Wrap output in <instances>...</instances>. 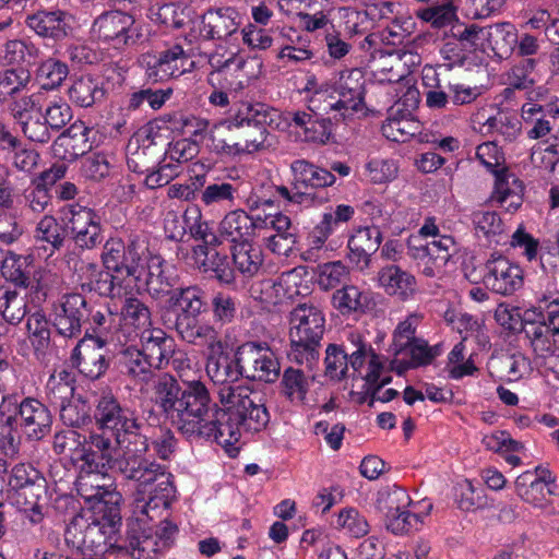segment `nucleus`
<instances>
[{
    "instance_id": "nucleus-1",
    "label": "nucleus",
    "mask_w": 559,
    "mask_h": 559,
    "mask_svg": "<svg viewBox=\"0 0 559 559\" xmlns=\"http://www.w3.org/2000/svg\"><path fill=\"white\" fill-rule=\"evenodd\" d=\"M148 426L136 414L111 436L120 451L119 473L136 483V511L150 520L159 516L175 499L174 476L166 466L145 457Z\"/></svg>"
},
{
    "instance_id": "nucleus-2",
    "label": "nucleus",
    "mask_w": 559,
    "mask_h": 559,
    "mask_svg": "<svg viewBox=\"0 0 559 559\" xmlns=\"http://www.w3.org/2000/svg\"><path fill=\"white\" fill-rule=\"evenodd\" d=\"M218 399L222 404L217 444L230 454L229 449L237 443L241 432L255 433L264 430L270 421V413L261 394L245 384L221 386Z\"/></svg>"
},
{
    "instance_id": "nucleus-3",
    "label": "nucleus",
    "mask_w": 559,
    "mask_h": 559,
    "mask_svg": "<svg viewBox=\"0 0 559 559\" xmlns=\"http://www.w3.org/2000/svg\"><path fill=\"white\" fill-rule=\"evenodd\" d=\"M221 407L212 401L206 385L200 380L185 383L182 396L173 421L188 437L218 441Z\"/></svg>"
},
{
    "instance_id": "nucleus-4",
    "label": "nucleus",
    "mask_w": 559,
    "mask_h": 559,
    "mask_svg": "<svg viewBox=\"0 0 559 559\" xmlns=\"http://www.w3.org/2000/svg\"><path fill=\"white\" fill-rule=\"evenodd\" d=\"M290 350L288 358L297 364L311 365L319 358L325 330V318L312 302L298 304L289 313Z\"/></svg>"
},
{
    "instance_id": "nucleus-5",
    "label": "nucleus",
    "mask_w": 559,
    "mask_h": 559,
    "mask_svg": "<svg viewBox=\"0 0 559 559\" xmlns=\"http://www.w3.org/2000/svg\"><path fill=\"white\" fill-rule=\"evenodd\" d=\"M243 153L271 146L269 130H283L288 124L282 112L264 103H241L233 114Z\"/></svg>"
},
{
    "instance_id": "nucleus-6",
    "label": "nucleus",
    "mask_w": 559,
    "mask_h": 559,
    "mask_svg": "<svg viewBox=\"0 0 559 559\" xmlns=\"http://www.w3.org/2000/svg\"><path fill=\"white\" fill-rule=\"evenodd\" d=\"M177 533L178 527L171 521L163 520L153 530L144 527L136 519L128 523L123 544L110 547L133 559H158L160 554L173 546Z\"/></svg>"
},
{
    "instance_id": "nucleus-7",
    "label": "nucleus",
    "mask_w": 559,
    "mask_h": 559,
    "mask_svg": "<svg viewBox=\"0 0 559 559\" xmlns=\"http://www.w3.org/2000/svg\"><path fill=\"white\" fill-rule=\"evenodd\" d=\"M115 533L110 532L104 522H97L87 518L86 514L78 513L67 525L64 539L69 546L83 554L90 551L91 555L98 556L109 549L116 550L110 547L111 544L107 543L110 535Z\"/></svg>"
},
{
    "instance_id": "nucleus-8",
    "label": "nucleus",
    "mask_w": 559,
    "mask_h": 559,
    "mask_svg": "<svg viewBox=\"0 0 559 559\" xmlns=\"http://www.w3.org/2000/svg\"><path fill=\"white\" fill-rule=\"evenodd\" d=\"M91 316V305L80 293L63 295L53 305L50 323L56 334L66 340L78 338Z\"/></svg>"
},
{
    "instance_id": "nucleus-9",
    "label": "nucleus",
    "mask_w": 559,
    "mask_h": 559,
    "mask_svg": "<svg viewBox=\"0 0 559 559\" xmlns=\"http://www.w3.org/2000/svg\"><path fill=\"white\" fill-rule=\"evenodd\" d=\"M158 129L156 124L148 123L139 130L134 140L129 142L127 158L129 169L145 174L156 168L164 160L165 143L162 136L158 135Z\"/></svg>"
},
{
    "instance_id": "nucleus-10",
    "label": "nucleus",
    "mask_w": 559,
    "mask_h": 559,
    "mask_svg": "<svg viewBox=\"0 0 559 559\" xmlns=\"http://www.w3.org/2000/svg\"><path fill=\"white\" fill-rule=\"evenodd\" d=\"M92 33L99 40L112 41L116 48L134 46L143 40L142 28L134 17L118 10L98 15L92 25Z\"/></svg>"
},
{
    "instance_id": "nucleus-11",
    "label": "nucleus",
    "mask_w": 559,
    "mask_h": 559,
    "mask_svg": "<svg viewBox=\"0 0 559 559\" xmlns=\"http://www.w3.org/2000/svg\"><path fill=\"white\" fill-rule=\"evenodd\" d=\"M9 111L28 140L40 144L50 141L51 131L46 122L38 95L33 94L14 99L9 105Z\"/></svg>"
},
{
    "instance_id": "nucleus-12",
    "label": "nucleus",
    "mask_w": 559,
    "mask_h": 559,
    "mask_svg": "<svg viewBox=\"0 0 559 559\" xmlns=\"http://www.w3.org/2000/svg\"><path fill=\"white\" fill-rule=\"evenodd\" d=\"M559 301L555 300L548 306L547 312L539 313L538 322H530L524 329L525 336L536 356L559 360Z\"/></svg>"
},
{
    "instance_id": "nucleus-13",
    "label": "nucleus",
    "mask_w": 559,
    "mask_h": 559,
    "mask_svg": "<svg viewBox=\"0 0 559 559\" xmlns=\"http://www.w3.org/2000/svg\"><path fill=\"white\" fill-rule=\"evenodd\" d=\"M483 283L495 294L512 296L524 285V271L507 257L491 254L485 263Z\"/></svg>"
},
{
    "instance_id": "nucleus-14",
    "label": "nucleus",
    "mask_w": 559,
    "mask_h": 559,
    "mask_svg": "<svg viewBox=\"0 0 559 559\" xmlns=\"http://www.w3.org/2000/svg\"><path fill=\"white\" fill-rule=\"evenodd\" d=\"M240 350L245 378L265 383H273L278 379L281 366L267 343L246 342L240 345Z\"/></svg>"
},
{
    "instance_id": "nucleus-15",
    "label": "nucleus",
    "mask_w": 559,
    "mask_h": 559,
    "mask_svg": "<svg viewBox=\"0 0 559 559\" xmlns=\"http://www.w3.org/2000/svg\"><path fill=\"white\" fill-rule=\"evenodd\" d=\"M104 337L90 338V333L79 340L73 348L70 361L72 367L90 380L100 379L109 368V359L105 354Z\"/></svg>"
},
{
    "instance_id": "nucleus-16",
    "label": "nucleus",
    "mask_w": 559,
    "mask_h": 559,
    "mask_svg": "<svg viewBox=\"0 0 559 559\" xmlns=\"http://www.w3.org/2000/svg\"><path fill=\"white\" fill-rule=\"evenodd\" d=\"M333 93L336 99H329L331 107L340 110V116L345 119L365 108V79L357 69L344 71L334 84Z\"/></svg>"
},
{
    "instance_id": "nucleus-17",
    "label": "nucleus",
    "mask_w": 559,
    "mask_h": 559,
    "mask_svg": "<svg viewBox=\"0 0 559 559\" xmlns=\"http://www.w3.org/2000/svg\"><path fill=\"white\" fill-rule=\"evenodd\" d=\"M68 218V237L81 250H92L103 240L99 216L88 207L72 205Z\"/></svg>"
},
{
    "instance_id": "nucleus-18",
    "label": "nucleus",
    "mask_w": 559,
    "mask_h": 559,
    "mask_svg": "<svg viewBox=\"0 0 559 559\" xmlns=\"http://www.w3.org/2000/svg\"><path fill=\"white\" fill-rule=\"evenodd\" d=\"M205 316H186L175 317L171 314L163 316V325L170 331H175L178 336L188 344L200 346L207 344L213 347L214 344L222 346L218 340V333L210 322L204 321Z\"/></svg>"
},
{
    "instance_id": "nucleus-19",
    "label": "nucleus",
    "mask_w": 559,
    "mask_h": 559,
    "mask_svg": "<svg viewBox=\"0 0 559 559\" xmlns=\"http://www.w3.org/2000/svg\"><path fill=\"white\" fill-rule=\"evenodd\" d=\"M74 19L62 10H38L26 16L25 24L37 36L55 43L73 36Z\"/></svg>"
},
{
    "instance_id": "nucleus-20",
    "label": "nucleus",
    "mask_w": 559,
    "mask_h": 559,
    "mask_svg": "<svg viewBox=\"0 0 559 559\" xmlns=\"http://www.w3.org/2000/svg\"><path fill=\"white\" fill-rule=\"evenodd\" d=\"M210 313L207 293L201 286H179L176 292L167 298L159 308L160 319L163 316H206Z\"/></svg>"
},
{
    "instance_id": "nucleus-21",
    "label": "nucleus",
    "mask_w": 559,
    "mask_h": 559,
    "mask_svg": "<svg viewBox=\"0 0 559 559\" xmlns=\"http://www.w3.org/2000/svg\"><path fill=\"white\" fill-rule=\"evenodd\" d=\"M94 405L93 419L98 430L109 432L111 436L120 428V425H124V421L135 415L134 411L120 404L109 388L102 390L96 396Z\"/></svg>"
},
{
    "instance_id": "nucleus-22",
    "label": "nucleus",
    "mask_w": 559,
    "mask_h": 559,
    "mask_svg": "<svg viewBox=\"0 0 559 559\" xmlns=\"http://www.w3.org/2000/svg\"><path fill=\"white\" fill-rule=\"evenodd\" d=\"M52 415L37 399L25 397L20 405V428L29 440L39 441L51 431Z\"/></svg>"
},
{
    "instance_id": "nucleus-23",
    "label": "nucleus",
    "mask_w": 559,
    "mask_h": 559,
    "mask_svg": "<svg viewBox=\"0 0 559 559\" xmlns=\"http://www.w3.org/2000/svg\"><path fill=\"white\" fill-rule=\"evenodd\" d=\"M90 132L91 129L83 121L73 122L53 141L55 156L62 160L73 162L90 152L92 148L88 141Z\"/></svg>"
},
{
    "instance_id": "nucleus-24",
    "label": "nucleus",
    "mask_w": 559,
    "mask_h": 559,
    "mask_svg": "<svg viewBox=\"0 0 559 559\" xmlns=\"http://www.w3.org/2000/svg\"><path fill=\"white\" fill-rule=\"evenodd\" d=\"M267 226V217L250 216L243 210H235L225 215L219 223V236L236 245L250 242L255 230Z\"/></svg>"
},
{
    "instance_id": "nucleus-25",
    "label": "nucleus",
    "mask_w": 559,
    "mask_h": 559,
    "mask_svg": "<svg viewBox=\"0 0 559 559\" xmlns=\"http://www.w3.org/2000/svg\"><path fill=\"white\" fill-rule=\"evenodd\" d=\"M178 275L171 270L166 261L158 254H150L147 258V273L145 286L147 294L159 300L170 296L178 287Z\"/></svg>"
},
{
    "instance_id": "nucleus-26",
    "label": "nucleus",
    "mask_w": 559,
    "mask_h": 559,
    "mask_svg": "<svg viewBox=\"0 0 559 559\" xmlns=\"http://www.w3.org/2000/svg\"><path fill=\"white\" fill-rule=\"evenodd\" d=\"M148 253V240L143 234H130L128 242L124 245L123 254H121L118 266L119 271H114L115 275L126 278L140 281L142 277V261Z\"/></svg>"
},
{
    "instance_id": "nucleus-27",
    "label": "nucleus",
    "mask_w": 559,
    "mask_h": 559,
    "mask_svg": "<svg viewBox=\"0 0 559 559\" xmlns=\"http://www.w3.org/2000/svg\"><path fill=\"white\" fill-rule=\"evenodd\" d=\"M382 234L377 226L359 228L348 240V259L359 270L370 264V258L381 245Z\"/></svg>"
},
{
    "instance_id": "nucleus-28",
    "label": "nucleus",
    "mask_w": 559,
    "mask_h": 559,
    "mask_svg": "<svg viewBox=\"0 0 559 559\" xmlns=\"http://www.w3.org/2000/svg\"><path fill=\"white\" fill-rule=\"evenodd\" d=\"M34 239L36 243H40L38 249H43L47 257H52L62 250L68 241V225L60 223L52 215H45L35 227Z\"/></svg>"
},
{
    "instance_id": "nucleus-29",
    "label": "nucleus",
    "mask_w": 559,
    "mask_h": 559,
    "mask_svg": "<svg viewBox=\"0 0 559 559\" xmlns=\"http://www.w3.org/2000/svg\"><path fill=\"white\" fill-rule=\"evenodd\" d=\"M152 400L170 419L178 408L183 389L170 373L157 374L152 381Z\"/></svg>"
},
{
    "instance_id": "nucleus-30",
    "label": "nucleus",
    "mask_w": 559,
    "mask_h": 559,
    "mask_svg": "<svg viewBox=\"0 0 559 559\" xmlns=\"http://www.w3.org/2000/svg\"><path fill=\"white\" fill-rule=\"evenodd\" d=\"M378 281L388 295L401 300L412 298L417 292L415 276L395 264L382 267L378 273Z\"/></svg>"
},
{
    "instance_id": "nucleus-31",
    "label": "nucleus",
    "mask_w": 559,
    "mask_h": 559,
    "mask_svg": "<svg viewBox=\"0 0 559 559\" xmlns=\"http://www.w3.org/2000/svg\"><path fill=\"white\" fill-rule=\"evenodd\" d=\"M237 15L233 8L210 9L202 15L201 33L206 39H226L238 29Z\"/></svg>"
},
{
    "instance_id": "nucleus-32",
    "label": "nucleus",
    "mask_w": 559,
    "mask_h": 559,
    "mask_svg": "<svg viewBox=\"0 0 559 559\" xmlns=\"http://www.w3.org/2000/svg\"><path fill=\"white\" fill-rule=\"evenodd\" d=\"M207 147L217 155L243 154L233 114L210 130Z\"/></svg>"
},
{
    "instance_id": "nucleus-33",
    "label": "nucleus",
    "mask_w": 559,
    "mask_h": 559,
    "mask_svg": "<svg viewBox=\"0 0 559 559\" xmlns=\"http://www.w3.org/2000/svg\"><path fill=\"white\" fill-rule=\"evenodd\" d=\"M263 226L274 230V234L264 237L265 247L278 255H288L296 243V230L290 218L278 214L267 219V226Z\"/></svg>"
},
{
    "instance_id": "nucleus-34",
    "label": "nucleus",
    "mask_w": 559,
    "mask_h": 559,
    "mask_svg": "<svg viewBox=\"0 0 559 559\" xmlns=\"http://www.w3.org/2000/svg\"><path fill=\"white\" fill-rule=\"evenodd\" d=\"M141 352L155 370L164 369L174 353V340L162 330L148 331L142 336Z\"/></svg>"
},
{
    "instance_id": "nucleus-35",
    "label": "nucleus",
    "mask_w": 559,
    "mask_h": 559,
    "mask_svg": "<svg viewBox=\"0 0 559 559\" xmlns=\"http://www.w3.org/2000/svg\"><path fill=\"white\" fill-rule=\"evenodd\" d=\"M290 169L294 176V185L305 189L331 187L336 180L330 170L316 166L306 159L294 160Z\"/></svg>"
},
{
    "instance_id": "nucleus-36",
    "label": "nucleus",
    "mask_w": 559,
    "mask_h": 559,
    "mask_svg": "<svg viewBox=\"0 0 559 559\" xmlns=\"http://www.w3.org/2000/svg\"><path fill=\"white\" fill-rule=\"evenodd\" d=\"M183 49L181 46H174L171 49L162 51L158 57L148 60L146 74L154 82L164 81L173 76L182 74L179 62L183 60Z\"/></svg>"
},
{
    "instance_id": "nucleus-37",
    "label": "nucleus",
    "mask_w": 559,
    "mask_h": 559,
    "mask_svg": "<svg viewBox=\"0 0 559 559\" xmlns=\"http://www.w3.org/2000/svg\"><path fill=\"white\" fill-rule=\"evenodd\" d=\"M123 499L120 492L112 490L110 492H104L98 501L91 504V514L87 518L97 520V522H104L110 532H117L121 526V503Z\"/></svg>"
},
{
    "instance_id": "nucleus-38",
    "label": "nucleus",
    "mask_w": 559,
    "mask_h": 559,
    "mask_svg": "<svg viewBox=\"0 0 559 559\" xmlns=\"http://www.w3.org/2000/svg\"><path fill=\"white\" fill-rule=\"evenodd\" d=\"M383 135L394 142H406L419 132V122L412 118L408 109L391 108L382 126Z\"/></svg>"
},
{
    "instance_id": "nucleus-39",
    "label": "nucleus",
    "mask_w": 559,
    "mask_h": 559,
    "mask_svg": "<svg viewBox=\"0 0 559 559\" xmlns=\"http://www.w3.org/2000/svg\"><path fill=\"white\" fill-rule=\"evenodd\" d=\"M34 255H21L9 251L1 265V273L7 281L17 287L27 288L32 285Z\"/></svg>"
},
{
    "instance_id": "nucleus-40",
    "label": "nucleus",
    "mask_w": 559,
    "mask_h": 559,
    "mask_svg": "<svg viewBox=\"0 0 559 559\" xmlns=\"http://www.w3.org/2000/svg\"><path fill=\"white\" fill-rule=\"evenodd\" d=\"M240 345L236 348L234 356H225L222 359L210 360L206 365L207 374L222 386L235 384L239 379L245 378L243 365L240 362Z\"/></svg>"
},
{
    "instance_id": "nucleus-41",
    "label": "nucleus",
    "mask_w": 559,
    "mask_h": 559,
    "mask_svg": "<svg viewBox=\"0 0 559 559\" xmlns=\"http://www.w3.org/2000/svg\"><path fill=\"white\" fill-rule=\"evenodd\" d=\"M70 100L79 107L87 108L103 102L105 91L102 84L92 75L75 79L68 90Z\"/></svg>"
},
{
    "instance_id": "nucleus-42",
    "label": "nucleus",
    "mask_w": 559,
    "mask_h": 559,
    "mask_svg": "<svg viewBox=\"0 0 559 559\" xmlns=\"http://www.w3.org/2000/svg\"><path fill=\"white\" fill-rule=\"evenodd\" d=\"M484 39H486L500 58L508 57L516 47L518 33L510 23H497L485 26Z\"/></svg>"
},
{
    "instance_id": "nucleus-43",
    "label": "nucleus",
    "mask_w": 559,
    "mask_h": 559,
    "mask_svg": "<svg viewBox=\"0 0 559 559\" xmlns=\"http://www.w3.org/2000/svg\"><path fill=\"white\" fill-rule=\"evenodd\" d=\"M46 492V479L43 477L33 484L15 491V502L25 512L32 523H39L43 518V506L40 500Z\"/></svg>"
},
{
    "instance_id": "nucleus-44",
    "label": "nucleus",
    "mask_w": 559,
    "mask_h": 559,
    "mask_svg": "<svg viewBox=\"0 0 559 559\" xmlns=\"http://www.w3.org/2000/svg\"><path fill=\"white\" fill-rule=\"evenodd\" d=\"M124 372L136 382L148 385L157 376L141 349L129 347L122 353Z\"/></svg>"
},
{
    "instance_id": "nucleus-45",
    "label": "nucleus",
    "mask_w": 559,
    "mask_h": 559,
    "mask_svg": "<svg viewBox=\"0 0 559 559\" xmlns=\"http://www.w3.org/2000/svg\"><path fill=\"white\" fill-rule=\"evenodd\" d=\"M239 306L240 302L236 296L223 290L214 293L209 300L214 325L224 326L233 323L238 316Z\"/></svg>"
},
{
    "instance_id": "nucleus-46",
    "label": "nucleus",
    "mask_w": 559,
    "mask_h": 559,
    "mask_svg": "<svg viewBox=\"0 0 559 559\" xmlns=\"http://www.w3.org/2000/svg\"><path fill=\"white\" fill-rule=\"evenodd\" d=\"M540 58H524L515 62L506 73L507 85L518 88L519 92H532L536 83V67Z\"/></svg>"
},
{
    "instance_id": "nucleus-47",
    "label": "nucleus",
    "mask_w": 559,
    "mask_h": 559,
    "mask_svg": "<svg viewBox=\"0 0 559 559\" xmlns=\"http://www.w3.org/2000/svg\"><path fill=\"white\" fill-rule=\"evenodd\" d=\"M409 504L411 498L408 493L404 488L396 485L382 488L378 492L376 501L377 510L383 514L385 520L397 512H402V510L406 509Z\"/></svg>"
},
{
    "instance_id": "nucleus-48",
    "label": "nucleus",
    "mask_w": 559,
    "mask_h": 559,
    "mask_svg": "<svg viewBox=\"0 0 559 559\" xmlns=\"http://www.w3.org/2000/svg\"><path fill=\"white\" fill-rule=\"evenodd\" d=\"M310 379L302 370L288 367L281 380V393L290 402L304 403L310 388Z\"/></svg>"
},
{
    "instance_id": "nucleus-49",
    "label": "nucleus",
    "mask_w": 559,
    "mask_h": 559,
    "mask_svg": "<svg viewBox=\"0 0 559 559\" xmlns=\"http://www.w3.org/2000/svg\"><path fill=\"white\" fill-rule=\"evenodd\" d=\"M60 419L69 427L87 426L93 420L92 407L82 395L72 397L60 404Z\"/></svg>"
},
{
    "instance_id": "nucleus-50",
    "label": "nucleus",
    "mask_w": 559,
    "mask_h": 559,
    "mask_svg": "<svg viewBox=\"0 0 559 559\" xmlns=\"http://www.w3.org/2000/svg\"><path fill=\"white\" fill-rule=\"evenodd\" d=\"M231 255L235 266L246 277L254 276L263 262L261 250L253 248L250 242L235 245Z\"/></svg>"
},
{
    "instance_id": "nucleus-51",
    "label": "nucleus",
    "mask_w": 559,
    "mask_h": 559,
    "mask_svg": "<svg viewBox=\"0 0 559 559\" xmlns=\"http://www.w3.org/2000/svg\"><path fill=\"white\" fill-rule=\"evenodd\" d=\"M471 219L477 236L483 234L489 241L500 242L496 237L504 233V224L500 215L495 211L477 210L471 215Z\"/></svg>"
},
{
    "instance_id": "nucleus-52",
    "label": "nucleus",
    "mask_w": 559,
    "mask_h": 559,
    "mask_svg": "<svg viewBox=\"0 0 559 559\" xmlns=\"http://www.w3.org/2000/svg\"><path fill=\"white\" fill-rule=\"evenodd\" d=\"M417 16L435 29H443L448 26L454 29L453 24L457 21L456 8L451 2L420 9L417 11Z\"/></svg>"
},
{
    "instance_id": "nucleus-53",
    "label": "nucleus",
    "mask_w": 559,
    "mask_h": 559,
    "mask_svg": "<svg viewBox=\"0 0 559 559\" xmlns=\"http://www.w3.org/2000/svg\"><path fill=\"white\" fill-rule=\"evenodd\" d=\"M0 314L10 324L20 323L26 314V302L16 290L0 287Z\"/></svg>"
},
{
    "instance_id": "nucleus-54",
    "label": "nucleus",
    "mask_w": 559,
    "mask_h": 559,
    "mask_svg": "<svg viewBox=\"0 0 559 559\" xmlns=\"http://www.w3.org/2000/svg\"><path fill=\"white\" fill-rule=\"evenodd\" d=\"M120 460V456L105 455L104 453L99 454L96 450L86 444L82 448V469L100 474L102 480H105L108 469H116L119 472Z\"/></svg>"
},
{
    "instance_id": "nucleus-55",
    "label": "nucleus",
    "mask_w": 559,
    "mask_h": 559,
    "mask_svg": "<svg viewBox=\"0 0 559 559\" xmlns=\"http://www.w3.org/2000/svg\"><path fill=\"white\" fill-rule=\"evenodd\" d=\"M98 479H102L100 474L82 469L76 480L75 485L78 493L87 503H90V506L94 504L95 501H98L100 497L104 496V492H110L114 490L105 484H98Z\"/></svg>"
},
{
    "instance_id": "nucleus-56",
    "label": "nucleus",
    "mask_w": 559,
    "mask_h": 559,
    "mask_svg": "<svg viewBox=\"0 0 559 559\" xmlns=\"http://www.w3.org/2000/svg\"><path fill=\"white\" fill-rule=\"evenodd\" d=\"M185 223L191 237L206 245H221L219 237L213 231L210 224L201 219L198 209L187 210L185 212Z\"/></svg>"
},
{
    "instance_id": "nucleus-57",
    "label": "nucleus",
    "mask_w": 559,
    "mask_h": 559,
    "mask_svg": "<svg viewBox=\"0 0 559 559\" xmlns=\"http://www.w3.org/2000/svg\"><path fill=\"white\" fill-rule=\"evenodd\" d=\"M173 94V88H152L145 87L141 88L131 94L129 99V108L130 109H139L144 104L154 110H157L163 107V105L170 98Z\"/></svg>"
},
{
    "instance_id": "nucleus-58",
    "label": "nucleus",
    "mask_w": 559,
    "mask_h": 559,
    "mask_svg": "<svg viewBox=\"0 0 559 559\" xmlns=\"http://www.w3.org/2000/svg\"><path fill=\"white\" fill-rule=\"evenodd\" d=\"M69 74L68 66L57 59L49 58L44 61L37 71V76L45 90L59 87Z\"/></svg>"
},
{
    "instance_id": "nucleus-59",
    "label": "nucleus",
    "mask_w": 559,
    "mask_h": 559,
    "mask_svg": "<svg viewBox=\"0 0 559 559\" xmlns=\"http://www.w3.org/2000/svg\"><path fill=\"white\" fill-rule=\"evenodd\" d=\"M238 188L226 181L209 183L204 189L199 190L200 201L206 205L222 204L228 202L234 203Z\"/></svg>"
},
{
    "instance_id": "nucleus-60",
    "label": "nucleus",
    "mask_w": 559,
    "mask_h": 559,
    "mask_svg": "<svg viewBox=\"0 0 559 559\" xmlns=\"http://www.w3.org/2000/svg\"><path fill=\"white\" fill-rule=\"evenodd\" d=\"M122 320L134 328H145L151 324V310L139 298H126L120 310Z\"/></svg>"
},
{
    "instance_id": "nucleus-61",
    "label": "nucleus",
    "mask_w": 559,
    "mask_h": 559,
    "mask_svg": "<svg viewBox=\"0 0 559 559\" xmlns=\"http://www.w3.org/2000/svg\"><path fill=\"white\" fill-rule=\"evenodd\" d=\"M325 353V374L336 381L344 379L348 370V349L336 344H330Z\"/></svg>"
},
{
    "instance_id": "nucleus-62",
    "label": "nucleus",
    "mask_w": 559,
    "mask_h": 559,
    "mask_svg": "<svg viewBox=\"0 0 559 559\" xmlns=\"http://www.w3.org/2000/svg\"><path fill=\"white\" fill-rule=\"evenodd\" d=\"M457 490L456 502L462 511H475L487 506L484 490L480 487H475L472 481L465 479L463 483L459 484Z\"/></svg>"
},
{
    "instance_id": "nucleus-63",
    "label": "nucleus",
    "mask_w": 559,
    "mask_h": 559,
    "mask_svg": "<svg viewBox=\"0 0 559 559\" xmlns=\"http://www.w3.org/2000/svg\"><path fill=\"white\" fill-rule=\"evenodd\" d=\"M317 283L323 290H330L343 283L347 277V267L341 261L319 264Z\"/></svg>"
},
{
    "instance_id": "nucleus-64",
    "label": "nucleus",
    "mask_w": 559,
    "mask_h": 559,
    "mask_svg": "<svg viewBox=\"0 0 559 559\" xmlns=\"http://www.w3.org/2000/svg\"><path fill=\"white\" fill-rule=\"evenodd\" d=\"M332 304L343 314L360 311L364 308L362 294L356 286H344L333 293Z\"/></svg>"
}]
</instances>
